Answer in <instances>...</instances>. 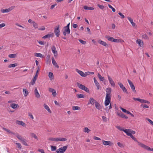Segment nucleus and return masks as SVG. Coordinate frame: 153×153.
Returning a JSON list of instances; mask_svg holds the SVG:
<instances>
[{
	"label": "nucleus",
	"mask_w": 153,
	"mask_h": 153,
	"mask_svg": "<svg viewBox=\"0 0 153 153\" xmlns=\"http://www.w3.org/2000/svg\"><path fill=\"white\" fill-rule=\"evenodd\" d=\"M129 129H123V131L124 132H125L126 134L128 136V135L130 133H129Z\"/></svg>",
	"instance_id": "4c0bfd02"
},
{
	"label": "nucleus",
	"mask_w": 153,
	"mask_h": 153,
	"mask_svg": "<svg viewBox=\"0 0 153 153\" xmlns=\"http://www.w3.org/2000/svg\"><path fill=\"white\" fill-rule=\"evenodd\" d=\"M120 108L122 110V111L124 113L128 114L130 113V112L129 111L126 110L125 109L122 108L121 107H120Z\"/></svg>",
	"instance_id": "72a5a7b5"
},
{
	"label": "nucleus",
	"mask_w": 153,
	"mask_h": 153,
	"mask_svg": "<svg viewBox=\"0 0 153 153\" xmlns=\"http://www.w3.org/2000/svg\"><path fill=\"white\" fill-rule=\"evenodd\" d=\"M117 144L120 147L123 148L124 147L123 145L120 142H118Z\"/></svg>",
	"instance_id": "e2e57ef3"
},
{
	"label": "nucleus",
	"mask_w": 153,
	"mask_h": 153,
	"mask_svg": "<svg viewBox=\"0 0 153 153\" xmlns=\"http://www.w3.org/2000/svg\"><path fill=\"white\" fill-rule=\"evenodd\" d=\"M146 120L150 124L153 125V122L152 120L149 118H146Z\"/></svg>",
	"instance_id": "338daca9"
},
{
	"label": "nucleus",
	"mask_w": 153,
	"mask_h": 153,
	"mask_svg": "<svg viewBox=\"0 0 153 153\" xmlns=\"http://www.w3.org/2000/svg\"><path fill=\"white\" fill-rule=\"evenodd\" d=\"M72 109L74 110H80V108L77 106H74L72 107Z\"/></svg>",
	"instance_id": "09e8293b"
},
{
	"label": "nucleus",
	"mask_w": 153,
	"mask_h": 153,
	"mask_svg": "<svg viewBox=\"0 0 153 153\" xmlns=\"http://www.w3.org/2000/svg\"><path fill=\"white\" fill-rule=\"evenodd\" d=\"M21 141L22 142L23 144L25 146H28V145L27 144L26 142V140L23 138L22 140Z\"/></svg>",
	"instance_id": "ea45409f"
},
{
	"label": "nucleus",
	"mask_w": 153,
	"mask_h": 153,
	"mask_svg": "<svg viewBox=\"0 0 153 153\" xmlns=\"http://www.w3.org/2000/svg\"><path fill=\"white\" fill-rule=\"evenodd\" d=\"M23 92L25 97H26L28 94V91L26 89H23Z\"/></svg>",
	"instance_id": "c85d7f7f"
},
{
	"label": "nucleus",
	"mask_w": 153,
	"mask_h": 153,
	"mask_svg": "<svg viewBox=\"0 0 153 153\" xmlns=\"http://www.w3.org/2000/svg\"><path fill=\"white\" fill-rule=\"evenodd\" d=\"M16 144L18 148L19 149H21L22 148V146L21 144L19 143H16Z\"/></svg>",
	"instance_id": "13d9d810"
},
{
	"label": "nucleus",
	"mask_w": 153,
	"mask_h": 153,
	"mask_svg": "<svg viewBox=\"0 0 153 153\" xmlns=\"http://www.w3.org/2000/svg\"><path fill=\"white\" fill-rule=\"evenodd\" d=\"M105 38H106V39H107L108 41H111V42H113V39H114V38L113 37H110V36H107V35L105 36Z\"/></svg>",
	"instance_id": "bb28decb"
},
{
	"label": "nucleus",
	"mask_w": 153,
	"mask_h": 153,
	"mask_svg": "<svg viewBox=\"0 0 153 153\" xmlns=\"http://www.w3.org/2000/svg\"><path fill=\"white\" fill-rule=\"evenodd\" d=\"M15 135H16L17 137L20 141L22 140V139L24 138L22 137L21 136H20L18 133H15Z\"/></svg>",
	"instance_id": "e433bc0d"
},
{
	"label": "nucleus",
	"mask_w": 153,
	"mask_h": 153,
	"mask_svg": "<svg viewBox=\"0 0 153 153\" xmlns=\"http://www.w3.org/2000/svg\"><path fill=\"white\" fill-rule=\"evenodd\" d=\"M76 71L81 76L83 77H85V76L84 75V72L80 70H79L77 69H76Z\"/></svg>",
	"instance_id": "4be33fe9"
},
{
	"label": "nucleus",
	"mask_w": 153,
	"mask_h": 153,
	"mask_svg": "<svg viewBox=\"0 0 153 153\" xmlns=\"http://www.w3.org/2000/svg\"><path fill=\"white\" fill-rule=\"evenodd\" d=\"M95 106L96 108L98 110H100L102 108L100 104L97 102H96Z\"/></svg>",
	"instance_id": "a878e982"
},
{
	"label": "nucleus",
	"mask_w": 153,
	"mask_h": 153,
	"mask_svg": "<svg viewBox=\"0 0 153 153\" xmlns=\"http://www.w3.org/2000/svg\"><path fill=\"white\" fill-rule=\"evenodd\" d=\"M64 31L63 32V35L64 36H65L66 34H69L70 33V28H64Z\"/></svg>",
	"instance_id": "ddd939ff"
},
{
	"label": "nucleus",
	"mask_w": 153,
	"mask_h": 153,
	"mask_svg": "<svg viewBox=\"0 0 153 153\" xmlns=\"http://www.w3.org/2000/svg\"><path fill=\"white\" fill-rule=\"evenodd\" d=\"M34 94L35 95V97L37 98H39L40 97V95L39 94L37 88L36 87L35 88L34 90Z\"/></svg>",
	"instance_id": "6ab92c4d"
},
{
	"label": "nucleus",
	"mask_w": 153,
	"mask_h": 153,
	"mask_svg": "<svg viewBox=\"0 0 153 153\" xmlns=\"http://www.w3.org/2000/svg\"><path fill=\"white\" fill-rule=\"evenodd\" d=\"M118 84L119 85L120 87L122 89L123 91L124 92L127 94L128 93V91L126 88L123 86L122 83L118 82Z\"/></svg>",
	"instance_id": "6e6552de"
},
{
	"label": "nucleus",
	"mask_w": 153,
	"mask_h": 153,
	"mask_svg": "<svg viewBox=\"0 0 153 153\" xmlns=\"http://www.w3.org/2000/svg\"><path fill=\"white\" fill-rule=\"evenodd\" d=\"M68 146L67 145L62 147L56 150V152L57 153H63L66 151Z\"/></svg>",
	"instance_id": "7ed1b4c3"
},
{
	"label": "nucleus",
	"mask_w": 153,
	"mask_h": 153,
	"mask_svg": "<svg viewBox=\"0 0 153 153\" xmlns=\"http://www.w3.org/2000/svg\"><path fill=\"white\" fill-rule=\"evenodd\" d=\"M48 140L52 141H55L58 142L59 141H65L67 140V139L65 138L57 137V138H53L50 137L48 139Z\"/></svg>",
	"instance_id": "f257e3e1"
},
{
	"label": "nucleus",
	"mask_w": 153,
	"mask_h": 153,
	"mask_svg": "<svg viewBox=\"0 0 153 153\" xmlns=\"http://www.w3.org/2000/svg\"><path fill=\"white\" fill-rule=\"evenodd\" d=\"M52 63L53 64L56 68H59V66L57 65V63L56 61H55L54 58L53 57L52 58Z\"/></svg>",
	"instance_id": "393cba45"
},
{
	"label": "nucleus",
	"mask_w": 153,
	"mask_h": 153,
	"mask_svg": "<svg viewBox=\"0 0 153 153\" xmlns=\"http://www.w3.org/2000/svg\"><path fill=\"white\" fill-rule=\"evenodd\" d=\"M9 57L10 58H15L16 56V54H10L8 55Z\"/></svg>",
	"instance_id": "8fccbe9b"
},
{
	"label": "nucleus",
	"mask_w": 153,
	"mask_h": 153,
	"mask_svg": "<svg viewBox=\"0 0 153 153\" xmlns=\"http://www.w3.org/2000/svg\"><path fill=\"white\" fill-rule=\"evenodd\" d=\"M76 96L78 98H83L84 97V95L82 94H77Z\"/></svg>",
	"instance_id": "de8ad7c7"
},
{
	"label": "nucleus",
	"mask_w": 153,
	"mask_h": 153,
	"mask_svg": "<svg viewBox=\"0 0 153 153\" xmlns=\"http://www.w3.org/2000/svg\"><path fill=\"white\" fill-rule=\"evenodd\" d=\"M141 103H147L149 104L150 103V102L147 100H145L143 99H142L141 100Z\"/></svg>",
	"instance_id": "3c124183"
},
{
	"label": "nucleus",
	"mask_w": 153,
	"mask_h": 153,
	"mask_svg": "<svg viewBox=\"0 0 153 153\" xmlns=\"http://www.w3.org/2000/svg\"><path fill=\"white\" fill-rule=\"evenodd\" d=\"M77 86L80 89L85 91L87 92L88 93L89 92V90L88 88L86 87L85 85H84L81 84H80L79 83L77 82L76 83Z\"/></svg>",
	"instance_id": "f03ea898"
},
{
	"label": "nucleus",
	"mask_w": 153,
	"mask_h": 153,
	"mask_svg": "<svg viewBox=\"0 0 153 153\" xmlns=\"http://www.w3.org/2000/svg\"><path fill=\"white\" fill-rule=\"evenodd\" d=\"M16 123L17 124L25 126V124L23 121L19 120H16Z\"/></svg>",
	"instance_id": "5701e85b"
},
{
	"label": "nucleus",
	"mask_w": 153,
	"mask_h": 153,
	"mask_svg": "<svg viewBox=\"0 0 153 153\" xmlns=\"http://www.w3.org/2000/svg\"><path fill=\"white\" fill-rule=\"evenodd\" d=\"M93 79L95 85L97 87V89H99L100 87L99 83L97 82L95 77H94Z\"/></svg>",
	"instance_id": "2eb2a0df"
},
{
	"label": "nucleus",
	"mask_w": 153,
	"mask_h": 153,
	"mask_svg": "<svg viewBox=\"0 0 153 153\" xmlns=\"http://www.w3.org/2000/svg\"><path fill=\"white\" fill-rule=\"evenodd\" d=\"M97 5L101 9L103 10L104 8L103 5H100L99 4H98Z\"/></svg>",
	"instance_id": "0e129e2a"
},
{
	"label": "nucleus",
	"mask_w": 153,
	"mask_h": 153,
	"mask_svg": "<svg viewBox=\"0 0 153 153\" xmlns=\"http://www.w3.org/2000/svg\"><path fill=\"white\" fill-rule=\"evenodd\" d=\"M98 42L101 44V45H103L105 47H107V46H108V45L107 44V43L106 42L101 40L100 39L98 41Z\"/></svg>",
	"instance_id": "412c9836"
},
{
	"label": "nucleus",
	"mask_w": 153,
	"mask_h": 153,
	"mask_svg": "<svg viewBox=\"0 0 153 153\" xmlns=\"http://www.w3.org/2000/svg\"><path fill=\"white\" fill-rule=\"evenodd\" d=\"M54 36V34L53 33L48 34L46 35L45 36H43L42 37V39H49L51 37H53Z\"/></svg>",
	"instance_id": "4468645a"
},
{
	"label": "nucleus",
	"mask_w": 153,
	"mask_h": 153,
	"mask_svg": "<svg viewBox=\"0 0 153 153\" xmlns=\"http://www.w3.org/2000/svg\"><path fill=\"white\" fill-rule=\"evenodd\" d=\"M91 131V130L88 129L87 127H85L84 128V132L88 133Z\"/></svg>",
	"instance_id": "864d4df0"
},
{
	"label": "nucleus",
	"mask_w": 153,
	"mask_h": 153,
	"mask_svg": "<svg viewBox=\"0 0 153 153\" xmlns=\"http://www.w3.org/2000/svg\"><path fill=\"white\" fill-rule=\"evenodd\" d=\"M44 106L45 108L47 110L48 112L50 113H51V111L49 107L46 104H44Z\"/></svg>",
	"instance_id": "7c9ffc66"
},
{
	"label": "nucleus",
	"mask_w": 153,
	"mask_h": 153,
	"mask_svg": "<svg viewBox=\"0 0 153 153\" xmlns=\"http://www.w3.org/2000/svg\"><path fill=\"white\" fill-rule=\"evenodd\" d=\"M18 106V104L15 103H12L10 105V106L13 109H15Z\"/></svg>",
	"instance_id": "58836bf2"
},
{
	"label": "nucleus",
	"mask_w": 153,
	"mask_h": 153,
	"mask_svg": "<svg viewBox=\"0 0 153 153\" xmlns=\"http://www.w3.org/2000/svg\"><path fill=\"white\" fill-rule=\"evenodd\" d=\"M79 41L83 45H85L86 43V41L82 40L81 39H79Z\"/></svg>",
	"instance_id": "6e6d98bb"
},
{
	"label": "nucleus",
	"mask_w": 153,
	"mask_h": 153,
	"mask_svg": "<svg viewBox=\"0 0 153 153\" xmlns=\"http://www.w3.org/2000/svg\"><path fill=\"white\" fill-rule=\"evenodd\" d=\"M127 18L133 27L136 26V25L135 23L133 22V19L131 17H128Z\"/></svg>",
	"instance_id": "b1692460"
},
{
	"label": "nucleus",
	"mask_w": 153,
	"mask_h": 153,
	"mask_svg": "<svg viewBox=\"0 0 153 153\" xmlns=\"http://www.w3.org/2000/svg\"><path fill=\"white\" fill-rule=\"evenodd\" d=\"M97 102L93 98H90L89 99V102L88 103V105L89 103L91 104L92 105H94L95 103H96V102Z\"/></svg>",
	"instance_id": "a211bd4d"
},
{
	"label": "nucleus",
	"mask_w": 153,
	"mask_h": 153,
	"mask_svg": "<svg viewBox=\"0 0 153 153\" xmlns=\"http://www.w3.org/2000/svg\"><path fill=\"white\" fill-rule=\"evenodd\" d=\"M136 42L138 44L139 46L140 47H142L143 45V42L140 39H138L136 40Z\"/></svg>",
	"instance_id": "aec40b11"
},
{
	"label": "nucleus",
	"mask_w": 153,
	"mask_h": 153,
	"mask_svg": "<svg viewBox=\"0 0 153 153\" xmlns=\"http://www.w3.org/2000/svg\"><path fill=\"white\" fill-rule=\"evenodd\" d=\"M111 89L110 88H106V94H111Z\"/></svg>",
	"instance_id": "c9c22d12"
},
{
	"label": "nucleus",
	"mask_w": 153,
	"mask_h": 153,
	"mask_svg": "<svg viewBox=\"0 0 153 153\" xmlns=\"http://www.w3.org/2000/svg\"><path fill=\"white\" fill-rule=\"evenodd\" d=\"M118 14L121 16V17L122 19H124L125 18L124 16L121 13L119 12L118 13Z\"/></svg>",
	"instance_id": "774afa93"
},
{
	"label": "nucleus",
	"mask_w": 153,
	"mask_h": 153,
	"mask_svg": "<svg viewBox=\"0 0 153 153\" xmlns=\"http://www.w3.org/2000/svg\"><path fill=\"white\" fill-rule=\"evenodd\" d=\"M140 145H141V146H142V148H143L145 149H146L148 151H153V149L151 148L148 146H146L145 145H143L140 143Z\"/></svg>",
	"instance_id": "9d476101"
},
{
	"label": "nucleus",
	"mask_w": 153,
	"mask_h": 153,
	"mask_svg": "<svg viewBox=\"0 0 153 153\" xmlns=\"http://www.w3.org/2000/svg\"><path fill=\"white\" fill-rule=\"evenodd\" d=\"M3 129L4 130L6 131L7 132H8L9 133L11 134H15V133H14L11 131L10 130H9L7 128H3Z\"/></svg>",
	"instance_id": "473e14b6"
},
{
	"label": "nucleus",
	"mask_w": 153,
	"mask_h": 153,
	"mask_svg": "<svg viewBox=\"0 0 153 153\" xmlns=\"http://www.w3.org/2000/svg\"><path fill=\"white\" fill-rule=\"evenodd\" d=\"M35 56L37 57H40L43 58L44 57V56L40 53H35Z\"/></svg>",
	"instance_id": "cd10ccee"
},
{
	"label": "nucleus",
	"mask_w": 153,
	"mask_h": 153,
	"mask_svg": "<svg viewBox=\"0 0 153 153\" xmlns=\"http://www.w3.org/2000/svg\"><path fill=\"white\" fill-rule=\"evenodd\" d=\"M94 72H90L88 71L87 72H85L84 73V75L85 76V77L87 75L92 74L93 75L94 74Z\"/></svg>",
	"instance_id": "f704fd0d"
},
{
	"label": "nucleus",
	"mask_w": 153,
	"mask_h": 153,
	"mask_svg": "<svg viewBox=\"0 0 153 153\" xmlns=\"http://www.w3.org/2000/svg\"><path fill=\"white\" fill-rule=\"evenodd\" d=\"M108 7L111 9L112 10V11L113 12H115V8H113L111 5L109 4H108Z\"/></svg>",
	"instance_id": "4d7b16f0"
},
{
	"label": "nucleus",
	"mask_w": 153,
	"mask_h": 153,
	"mask_svg": "<svg viewBox=\"0 0 153 153\" xmlns=\"http://www.w3.org/2000/svg\"><path fill=\"white\" fill-rule=\"evenodd\" d=\"M128 81L130 85L131 89H132L133 91L135 93H136V91L135 90V86L131 82V80L129 79L128 80Z\"/></svg>",
	"instance_id": "423d86ee"
},
{
	"label": "nucleus",
	"mask_w": 153,
	"mask_h": 153,
	"mask_svg": "<svg viewBox=\"0 0 153 153\" xmlns=\"http://www.w3.org/2000/svg\"><path fill=\"white\" fill-rule=\"evenodd\" d=\"M129 133H131V134H132V135L134 134L135 133V131H134L133 130H132L131 129H129Z\"/></svg>",
	"instance_id": "69168bd1"
},
{
	"label": "nucleus",
	"mask_w": 153,
	"mask_h": 153,
	"mask_svg": "<svg viewBox=\"0 0 153 153\" xmlns=\"http://www.w3.org/2000/svg\"><path fill=\"white\" fill-rule=\"evenodd\" d=\"M120 39L114 38L113 39V42L118 43L120 42Z\"/></svg>",
	"instance_id": "052dcab7"
},
{
	"label": "nucleus",
	"mask_w": 153,
	"mask_h": 153,
	"mask_svg": "<svg viewBox=\"0 0 153 153\" xmlns=\"http://www.w3.org/2000/svg\"><path fill=\"white\" fill-rule=\"evenodd\" d=\"M111 100H106L105 99V105L107 106L108 105L110 102Z\"/></svg>",
	"instance_id": "37998d69"
},
{
	"label": "nucleus",
	"mask_w": 153,
	"mask_h": 153,
	"mask_svg": "<svg viewBox=\"0 0 153 153\" xmlns=\"http://www.w3.org/2000/svg\"><path fill=\"white\" fill-rule=\"evenodd\" d=\"M33 26L35 28H37L38 27V25L35 22H33Z\"/></svg>",
	"instance_id": "603ef678"
},
{
	"label": "nucleus",
	"mask_w": 153,
	"mask_h": 153,
	"mask_svg": "<svg viewBox=\"0 0 153 153\" xmlns=\"http://www.w3.org/2000/svg\"><path fill=\"white\" fill-rule=\"evenodd\" d=\"M133 99L135 101H138L140 102H141L142 99H140L139 98H133Z\"/></svg>",
	"instance_id": "bf43d9fd"
},
{
	"label": "nucleus",
	"mask_w": 153,
	"mask_h": 153,
	"mask_svg": "<svg viewBox=\"0 0 153 153\" xmlns=\"http://www.w3.org/2000/svg\"><path fill=\"white\" fill-rule=\"evenodd\" d=\"M18 65V64L17 63H15L14 64H12L8 66V68H13L17 66Z\"/></svg>",
	"instance_id": "79ce46f5"
},
{
	"label": "nucleus",
	"mask_w": 153,
	"mask_h": 153,
	"mask_svg": "<svg viewBox=\"0 0 153 153\" xmlns=\"http://www.w3.org/2000/svg\"><path fill=\"white\" fill-rule=\"evenodd\" d=\"M108 79L111 85L113 87H114L115 84L114 81L112 80V79L111 78L109 75L108 76Z\"/></svg>",
	"instance_id": "dca6fc26"
},
{
	"label": "nucleus",
	"mask_w": 153,
	"mask_h": 153,
	"mask_svg": "<svg viewBox=\"0 0 153 153\" xmlns=\"http://www.w3.org/2000/svg\"><path fill=\"white\" fill-rule=\"evenodd\" d=\"M51 49L52 52L54 54V56L56 57L58 55V53L57 51H56V48L55 46L53 45L52 47L51 48Z\"/></svg>",
	"instance_id": "1a4fd4ad"
},
{
	"label": "nucleus",
	"mask_w": 153,
	"mask_h": 153,
	"mask_svg": "<svg viewBox=\"0 0 153 153\" xmlns=\"http://www.w3.org/2000/svg\"><path fill=\"white\" fill-rule=\"evenodd\" d=\"M111 94H106L105 99L111 100Z\"/></svg>",
	"instance_id": "49530a36"
},
{
	"label": "nucleus",
	"mask_w": 153,
	"mask_h": 153,
	"mask_svg": "<svg viewBox=\"0 0 153 153\" xmlns=\"http://www.w3.org/2000/svg\"><path fill=\"white\" fill-rule=\"evenodd\" d=\"M1 11L2 13H8L10 11L9 8L8 9H3L1 10Z\"/></svg>",
	"instance_id": "a19ab883"
},
{
	"label": "nucleus",
	"mask_w": 153,
	"mask_h": 153,
	"mask_svg": "<svg viewBox=\"0 0 153 153\" xmlns=\"http://www.w3.org/2000/svg\"><path fill=\"white\" fill-rule=\"evenodd\" d=\"M48 76L50 78V79H53V73L52 72H49L48 74Z\"/></svg>",
	"instance_id": "c03bdc74"
},
{
	"label": "nucleus",
	"mask_w": 153,
	"mask_h": 153,
	"mask_svg": "<svg viewBox=\"0 0 153 153\" xmlns=\"http://www.w3.org/2000/svg\"><path fill=\"white\" fill-rule=\"evenodd\" d=\"M84 8L85 10H93L94 9V7H89L87 6H85L84 7Z\"/></svg>",
	"instance_id": "2f4dec72"
},
{
	"label": "nucleus",
	"mask_w": 153,
	"mask_h": 153,
	"mask_svg": "<svg viewBox=\"0 0 153 153\" xmlns=\"http://www.w3.org/2000/svg\"><path fill=\"white\" fill-rule=\"evenodd\" d=\"M97 76L101 81L102 82L104 80L105 78L104 77L102 76L99 73H98Z\"/></svg>",
	"instance_id": "c756f323"
},
{
	"label": "nucleus",
	"mask_w": 153,
	"mask_h": 153,
	"mask_svg": "<svg viewBox=\"0 0 153 153\" xmlns=\"http://www.w3.org/2000/svg\"><path fill=\"white\" fill-rule=\"evenodd\" d=\"M39 70H40V69L39 68V67L38 70L36 71V74L35 76L33 78V79L32 80V82H30L31 84L32 85H34L36 81V79H37V78L38 76V73L39 72Z\"/></svg>",
	"instance_id": "39448f33"
},
{
	"label": "nucleus",
	"mask_w": 153,
	"mask_h": 153,
	"mask_svg": "<svg viewBox=\"0 0 153 153\" xmlns=\"http://www.w3.org/2000/svg\"><path fill=\"white\" fill-rule=\"evenodd\" d=\"M59 25H58L54 28V32L57 37H59V33L60 32L59 30Z\"/></svg>",
	"instance_id": "20e7f679"
},
{
	"label": "nucleus",
	"mask_w": 153,
	"mask_h": 153,
	"mask_svg": "<svg viewBox=\"0 0 153 153\" xmlns=\"http://www.w3.org/2000/svg\"><path fill=\"white\" fill-rule=\"evenodd\" d=\"M51 150L52 151H55L56 149V146H51Z\"/></svg>",
	"instance_id": "5fc2aeb1"
},
{
	"label": "nucleus",
	"mask_w": 153,
	"mask_h": 153,
	"mask_svg": "<svg viewBox=\"0 0 153 153\" xmlns=\"http://www.w3.org/2000/svg\"><path fill=\"white\" fill-rule=\"evenodd\" d=\"M142 37L143 38L145 39H148L149 38L146 34H144L142 36Z\"/></svg>",
	"instance_id": "680f3d73"
},
{
	"label": "nucleus",
	"mask_w": 153,
	"mask_h": 153,
	"mask_svg": "<svg viewBox=\"0 0 153 153\" xmlns=\"http://www.w3.org/2000/svg\"><path fill=\"white\" fill-rule=\"evenodd\" d=\"M117 114L119 116L125 119H128V117L125 115L121 111L120 112H117Z\"/></svg>",
	"instance_id": "9b49d317"
},
{
	"label": "nucleus",
	"mask_w": 153,
	"mask_h": 153,
	"mask_svg": "<svg viewBox=\"0 0 153 153\" xmlns=\"http://www.w3.org/2000/svg\"><path fill=\"white\" fill-rule=\"evenodd\" d=\"M128 136H130V137H131V138L133 140H134L135 141H136V142H137L138 143V144L141 147H142V146H141V145H140V144H142L143 145H144V144L141 143H140V142H139L136 139V138H135L132 135V134H131V133H130V134L128 135Z\"/></svg>",
	"instance_id": "f8f14e48"
},
{
	"label": "nucleus",
	"mask_w": 153,
	"mask_h": 153,
	"mask_svg": "<svg viewBox=\"0 0 153 153\" xmlns=\"http://www.w3.org/2000/svg\"><path fill=\"white\" fill-rule=\"evenodd\" d=\"M30 135L31 137H34V138L36 140H38V138L35 134L34 133H31L30 134Z\"/></svg>",
	"instance_id": "a18cd8bd"
},
{
	"label": "nucleus",
	"mask_w": 153,
	"mask_h": 153,
	"mask_svg": "<svg viewBox=\"0 0 153 153\" xmlns=\"http://www.w3.org/2000/svg\"><path fill=\"white\" fill-rule=\"evenodd\" d=\"M49 91L50 92H52L53 96L54 97L56 96V93L55 90L52 88H49Z\"/></svg>",
	"instance_id": "f3484780"
},
{
	"label": "nucleus",
	"mask_w": 153,
	"mask_h": 153,
	"mask_svg": "<svg viewBox=\"0 0 153 153\" xmlns=\"http://www.w3.org/2000/svg\"><path fill=\"white\" fill-rule=\"evenodd\" d=\"M102 142L103 144L105 146H112L113 144V143L110 141H105L103 140H102Z\"/></svg>",
	"instance_id": "0eeeda50"
}]
</instances>
